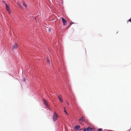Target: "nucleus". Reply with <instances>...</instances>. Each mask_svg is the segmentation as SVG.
<instances>
[{
  "label": "nucleus",
  "mask_w": 131,
  "mask_h": 131,
  "mask_svg": "<svg viewBox=\"0 0 131 131\" xmlns=\"http://www.w3.org/2000/svg\"><path fill=\"white\" fill-rule=\"evenodd\" d=\"M18 47V46L16 44H14L12 47L13 49H15Z\"/></svg>",
  "instance_id": "nucleus-6"
},
{
  "label": "nucleus",
  "mask_w": 131,
  "mask_h": 131,
  "mask_svg": "<svg viewBox=\"0 0 131 131\" xmlns=\"http://www.w3.org/2000/svg\"><path fill=\"white\" fill-rule=\"evenodd\" d=\"M67 104H68V105H69V103L67 101Z\"/></svg>",
  "instance_id": "nucleus-18"
},
{
  "label": "nucleus",
  "mask_w": 131,
  "mask_h": 131,
  "mask_svg": "<svg viewBox=\"0 0 131 131\" xmlns=\"http://www.w3.org/2000/svg\"><path fill=\"white\" fill-rule=\"evenodd\" d=\"M23 5L25 7H27V5L25 3L23 4Z\"/></svg>",
  "instance_id": "nucleus-11"
},
{
  "label": "nucleus",
  "mask_w": 131,
  "mask_h": 131,
  "mask_svg": "<svg viewBox=\"0 0 131 131\" xmlns=\"http://www.w3.org/2000/svg\"><path fill=\"white\" fill-rule=\"evenodd\" d=\"M43 103L45 104V105L46 107H47V108H48L49 109V108L48 106V104L47 103V102L44 99H43Z\"/></svg>",
  "instance_id": "nucleus-2"
},
{
  "label": "nucleus",
  "mask_w": 131,
  "mask_h": 131,
  "mask_svg": "<svg viewBox=\"0 0 131 131\" xmlns=\"http://www.w3.org/2000/svg\"><path fill=\"white\" fill-rule=\"evenodd\" d=\"M79 121H82V122H84L85 121V118L84 117H82L79 119Z\"/></svg>",
  "instance_id": "nucleus-5"
},
{
  "label": "nucleus",
  "mask_w": 131,
  "mask_h": 131,
  "mask_svg": "<svg viewBox=\"0 0 131 131\" xmlns=\"http://www.w3.org/2000/svg\"><path fill=\"white\" fill-rule=\"evenodd\" d=\"M64 112L68 115V113H67V112L66 111V110H64Z\"/></svg>",
  "instance_id": "nucleus-14"
},
{
  "label": "nucleus",
  "mask_w": 131,
  "mask_h": 131,
  "mask_svg": "<svg viewBox=\"0 0 131 131\" xmlns=\"http://www.w3.org/2000/svg\"><path fill=\"white\" fill-rule=\"evenodd\" d=\"M102 130V129H101V128H99V129H98V131H101V130Z\"/></svg>",
  "instance_id": "nucleus-12"
},
{
  "label": "nucleus",
  "mask_w": 131,
  "mask_h": 131,
  "mask_svg": "<svg viewBox=\"0 0 131 131\" xmlns=\"http://www.w3.org/2000/svg\"><path fill=\"white\" fill-rule=\"evenodd\" d=\"M3 2L4 3V4H5V3H6L5 1H3Z\"/></svg>",
  "instance_id": "nucleus-17"
},
{
  "label": "nucleus",
  "mask_w": 131,
  "mask_h": 131,
  "mask_svg": "<svg viewBox=\"0 0 131 131\" xmlns=\"http://www.w3.org/2000/svg\"><path fill=\"white\" fill-rule=\"evenodd\" d=\"M63 109H64V110H66V108L65 107H63Z\"/></svg>",
  "instance_id": "nucleus-16"
},
{
  "label": "nucleus",
  "mask_w": 131,
  "mask_h": 131,
  "mask_svg": "<svg viewBox=\"0 0 131 131\" xmlns=\"http://www.w3.org/2000/svg\"><path fill=\"white\" fill-rule=\"evenodd\" d=\"M5 4L6 5V8H8V5L6 3H5Z\"/></svg>",
  "instance_id": "nucleus-10"
},
{
  "label": "nucleus",
  "mask_w": 131,
  "mask_h": 131,
  "mask_svg": "<svg viewBox=\"0 0 131 131\" xmlns=\"http://www.w3.org/2000/svg\"><path fill=\"white\" fill-rule=\"evenodd\" d=\"M93 130V128L90 127H89L87 128L86 129H85L84 131H92Z\"/></svg>",
  "instance_id": "nucleus-4"
},
{
  "label": "nucleus",
  "mask_w": 131,
  "mask_h": 131,
  "mask_svg": "<svg viewBox=\"0 0 131 131\" xmlns=\"http://www.w3.org/2000/svg\"><path fill=\"white\" fill-rule=\"evenodd\" d=\"M80 127V126L79 125H77L75 127V129H79Z\"/></svg>",
  "instance_id": "nucleus-9"
},
{
  "label": "nucleus",
  "mask_w": 131,
  "mask_h": 131,
  "mask_svg": "<svg viewBox=\"0 0 131 131\" xmlns=\"http://www.w3.org/2000/svg\"><path fill=\"white\" fill-rule=\"evenodd\" d=\"M129 21L131 22V19H130L129 20Z\"/></svg>",
  "instance_id": "nucleus-15"
},
{
  "label": "nucleus",
  "mask_w": 131,
  "mask_h": 131,
  "mask_svg": "<svg viewBox=\"0 0 131 131\" xmlns=\"http://www.w3.org/2000/svg\"><path fill=\"white\" fill-rule=\"evenodd\" d=\"M53 121H56L58 119V116L56 112H54L53 116Z\"/></svg>",
  "instance_id": "nucleus-1"
},
{
  "label": "nucleus",
  "mask_w": 131,
  "mask_h": 131,
  "mask_svg": "<svg viewBox=\"0 0 131 131\" xmlns=\"http://www.w3.org/2000/svg\"><path fill=\"white\" fill-rule=\"evenodd\" d=\"M61 19L63 23V25L64 26L66 25L67 24V21L62 17L61 18Z\"/></svg>",
  "instance_id": "nucleus-3"
},
{
  "label": "nucleus",
  "mask_w": 131,
  "mask_h": 131,
  "mask_svg": "<svg viewBox=\"0 0 131 131\" xmlns=\"http://www.w3.org/2000/svg\"><path fill=\"white\" fill-rule=\"evenodd\" d=\"M47 62H49V60L47 61Z\"/></svg>",
  "instance_id": "nucleus-20"
},
{
  "label": "nucleus",
  "mask_w": 131,
  "mask_h": 131,
  "mask_svg": "<svg viewBox=\"0 0 131 131\" xmlns=\"http://www.w3.org/2000/svg\"><path fill=\"white\" fill-rule=\"evenodd\" d=\"M7 11L8 12L9 15H10L11 13L10 12L11 9H6Z\"/></svg>",
  "instance_id": "nucleus-8"
},
{
  "label": "nucleus",
  "mask_w": 131,
  "mask_h": 131,
  "mask_svg": "<svg viewBox=\"0 0 131 131\" xmlns=\"http://www.w3.org/2000/svg\"><path fill=\"white\" fill-rule=\"evenodd\" d=\"M51 30L50 29H49V32H51Z\"/></svg>",
  "instance_id": "nucleus-13"
},
{
  "label": "nucleus",
  "mask_w": 131,
  "mask_h": 131,
  "mask_svg": "<svg viewBox=\"0 0 131 131\" xmlns=\"http://www.w3.org/2000/svg\"><path fill=\"white\" fill-rule=\"evenodd\" d=\"M73 24V23H71V24Z\"/></svg>",
  "instance_id": "nucleus-19"
},
{
  "label": "nucleus",
  "mask_w": 131,
  "mask_h": 131,
  "mask_svg": "<svg viewBox=\"0 0 131 131\" xmlns=\"http://www.w3.org/2000/svg\"><path fill=\"white\" fill-rule=\"evenodd\" d=\"M58 97L59 98V100H60V101L61 102H62L63 101L62 100V99L61 96V95L58 96Z\"/></svg>",
  "instance_id": "nucleus-7"
}]
</instances>
